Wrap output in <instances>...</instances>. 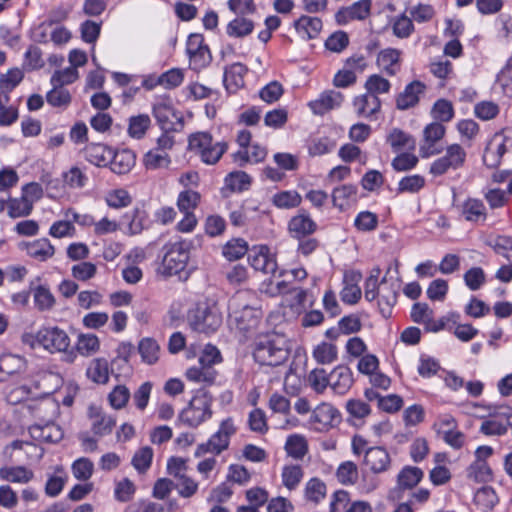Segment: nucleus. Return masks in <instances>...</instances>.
Wrapping results in <instances>:
<instances>
[{
  "instance_id": "nucleus-33",
  "label": "nucleus",
  "mask_w": 512,
  "mask_h": 512,
  "mask_svg": "<svg viewBox=\"0 0 512 512\" xmlns=\"http://www.w3.org/2000/svg\"><path fill=\"white\" fill-rule=\"evenodd\" d=\"M86 376L96 384H107L109 381V362L104 357L92 359L86 369Z\"/></svg>"
},
{
  "instance_id": "nucleus-13",
  "label": "nucleus",
  "mask_w": 512,
  "mask_h": 512,
  "mask_svg": "<svg viewBox=\"0 0 512 512\" xmlns=\"http://www.w3.org/2000/svg\"><path fill=\"white\" fill-rule=\"evenodd\" d=\"M354 112L359 118L376 120L381 111V100L378 96L365 92L358 95L352 102Z\"/></svg>"
},
{
  "instance_id": "nucleus-54",
  "label": "nucleus",
  "mask_w": 512,
  "mask_h": 512,
  "mask_svg": "<svg viewBox=\"0 0 512 512\" xmlns=\"http://www.w3.org/2000/svg\"><path fill=\"white\" fill-rule=\"evenodd\" d=\"M467 477L475 482H488L493 472L487 461H473L467 468Z\"/></svg>"
},
{
  "instance_id": "nucleus-61",
  "label": "nucleus",
  "mask_w": 512,
  "mask_h": 512,
  "mask_svg": "<svg viewBox=\"0 0 512 512\" xmlns=\"http://www.w3.org/2000/svg\"><path fill=\"white\" fill-rule=\"evenodd\" d=\"M326 496V485L319 478H311L305 486V497L314 503H319Z\"/></svg>"
},
{
  "instance_id": "nucleus-49",
  "label": "nucleus",
  "mask_w": 512,
  "mask_h": 512,
  "mask_svg": "<svg viewBox=\"0 0 512 512\" xmlns=\"http://www.w3.org/2000/svg\"><path fill=\"white\" fill-rule=\"evenodd\" d=\"M46 101L54 108L65 110L71 104L72 95L65 87L52 86L46 94Z\"/></svg>"
},
{
  "instance_id": "nucleus-18",
  "label": "nucleus",
  "mask_w": 512,
  "mask_h": 512,
  "mask_svg": "<svg viewBox=\"0 0 512 512\" xmlns=\"http://www.w3.org/2000/svg\"><path fill=\"white\" fill-rule=\"evenodd\" d=\"M361 279L362 275L358 271L350 270L344 273L343 288L340 292V298L343 303L354 305L360 300L362 292L359 282Z\"/></svg>"
},
{
  "instance_id": "nucleus-36",
  "label": "nucleus",
  "mask_w": 512,
  "mask_h": 512,
  "mask_svg": "<svg viewBox=\"0 0 512 512\" xmlns=\"http://www.w3.org/2000/svg\"><path fill=\"white\" fill-rule=\"evenodd\" d=\"M153 115L157 122L159 123L161 129L163 130H171L173 129V124L170 121V116H174V109L172 107L171 101L167 98L159 99L157 102L153 104L152 109Z\"/></svg>"
},
{
  "instance_id": "nucleus-4",
  "label": "nucleus",
  "mask_w": 512,
  "mask_h": 512,
  "mask_svg": "<svg viewBox=\"0 0 512 512\" xmlns=\"http://www.w3.org/2000/svg\"><path fill=\"white\" fill-rule=\"evenodd\" d=\"M212 398L202 389L198 390L178 415L177 422L190 428H197L212 417Z\"/></svg>"
},
{
  "instance_id": "nucleus-63",
  "label": "nucleus",
  "mask_w": 512,
  "mask_h": 512,
  "mask_svg": "<svg viewBox=\"0 0 512 512\" xmlns=\"http://www.w3.org/2000/svg\"><path fill=\"white\" fill-rule=\"evenodd\" d=\"M431 114L437 122H449L454 117L453 105L446 99H439L434 103Z\"/></svg>"
},
{
  "instance_id": "nucleus-46",
  "label": "nucleus",
  "mask_w": 512,
  "mask_h": 512,
  "mask_svg": "<svg viewBox=\"0 0 512 512\" xmlns=\"http://www.w3.org/2000/svg\"><path fill=\"white\" fill-rule=\"evenodd\" d=\"M284 448L287 455L295 460H302L308 452L307 441L304 436L299 434L290 435Z\"/></svg>"
},
{
  "instance_id": "nucleus-8",
  "label": "nucleus",
  "mask_w": 512,
  "mask_h": 512,
  "mask_svg": "<svg viewBox=\"0 0 512 512\" xmlns=\"http://www.w3.org/2000/svg\"><path fill=\"white\" fill-rule=\"evenodd\" d=\"M465 149L457 143L447 146L445 154L433 161L429 172L435 177L444 175L450 169L457 170L461 168L466 161Z\"/></svg>"
},
{
  "instance_id": "nucleus-20",
  "label": "nucleus",
  "mask_w": 512,
  "mask_h": 512,
  "mask_svg": "<svg viewBox=\"0 0 512 512\" xmlns=\"http://www.w3.org/2000/svg\"><path fill=\"white\" fill-rule=\"evenodd\" d=\"M30 436L42 443H58L64 436L61 427L54 422L35 423L29 427Z\"/></svg>"
},
{
  "instance_id": "nucleus-52",
  "label": "nucleus",
  "mask_w": 512,
  "mask_h": 512,
  "mask_svg": "<svg viewBox=\"0 0 512 512\" xmlns=\"http://www.w3.org/2000/svg\"><path fill=\"white\" fill-rule=\"evenodd\" d=\"M423 471L418 467L406 466L398 474V485L404 489H412L423 478Z\"/></svg>"
},
{
  "instance_id": "nucleus-26",
  "label": "nucleus",
  "mask_w": 512,
  "mask_h": 512,
  "mask_svg": "<svg viewBox=\"0 0 512 512\" xmlns=\"http://www.w3.org/2000/svg\"><path fill=\"white\" fill-rule=\"evenodd\" d=\"M250 265L264 274H275L277 271V262L275 256L269 253L267 247H261L258 251L252 252L248 257Z\"/></svg>"
},
{
  "instance_id": "nucleus-43",
  "label": "nucleus",
  "mask_w": 512,
  "mask_h": 512,
  "mask_svg": "<svg viewBox=\"0 0 512 512\" xmlns=\"http://www.w3.org/2000/svg\"><path fill=\"white\" fill-rule=\"evenodd\" d=\"M138 352L144 363L153 365L159 359L160 346L155 339L146 337L140 340Z\"/></svg>"
},
{
  "instance_id": "nucleus-53",
  "label": "nucleus",
  "mask_w": 512,
  "mask_h": 512,
  "mask_svg": "<svg viewBox=\"0 0 512 512\" xmlns=\"http://www.w3.org/2000/svg\"><path fill=\"white\" fill-rule=\"evenodd\" d=\"M306 381L314 392L323 394L329 387V374L323 368H315L308 373Z\"/></svg>"
},
{
  "instance_id": "nucleus-62",
  "label": "nucleus",
  "mask_w": 512,
  "mask_h": 512,
  "mask_svg": "<svg viewBox=\"0 0 512 512\" xmlns=\"http://www.w3.org/2000/svg\"><path fill=\"white\" fill-rule=\"evenodd\" d=\"M44 65L41 49L34 45L29 46L24 54L23 68L27 71H33L43 68Z\"/></svg>"
},
{
  "instance_id": "nucleus-23",
  "label": "nucleus",
  "mask_w": 512,
  "mask_h": 512,
  "mask_svg": "<svg viewBox=\"0 0 512 512\" xmlns=\"http://www.w3.org/2000/svg\"><path fill=\"white\" fill-rule=\"evenodd\" d=\"M88 416L92 421L91 429L98 436L110 434L116 425V419L112 415L104 413L94 405L89 406Z\"/></svg>"
},
{
  "instance_id": "nucleus-51",
  "label": "nucleus",
  "mask_w": 512,
  "mask_h": 512,
  "mask_svg": "<svg viewBox=\"0 0 512 512\" xmlns=\"http://www.w3.org/2000/svg\"><path fill=\"white\" fill-rule=\"evenodd\" d=\"M151 125V119L147 114L131 116L128 123V135L134 139H141Z\"/></svg>"
},
{
  "instance_id": "nucleus-59",
  "label": "nucleus",
  "mask_w": 512,
  "mask_h": 512,
  "mask_svg": "<svg viewBox=\"0 0 512 512\" xmlns=\"http://www.w3.org/2000/svg\"><path fill=\"white\" fill-rule=\"evenodd\" d=\"M225 184L233 192H242L249 188L251 177L244 171L231 172L226 176Z\"/></svg>"
},
{
  "instance_id": "nucleus-19",
  "label": "nucleus",
  "mask_w": 512,
  "mask_h": 512,
  "mask_svg": "<svg viewBox=\"0 0 512 512\" xmlns=\"http://www.w3.org/2000/svg\"><path fill=\"white\" fill-rule=\"evenodd\" d=\"M402 51L396 48H385L376 57L377 67L387 76H395L401 70Z\"/></svg>"
},
{
  "instance_id": "nucleus-38",
  "label": "nucleus",
  "mask_w": 512,
  "mask_h": 512,
  "mask_svg": "<svg viewBox=\"0 0 512 512\" xmlns=\"http://www.w3.org/2000/svg\"><path fill=\"white\" fill-rule=\"evenodd\" d=\"M185 376L191 382L211 385L215 382L217 371L213 367L199 364L187 369Z\"/></svg>"
},
{
  "instance_id": "nucleus-50",
  "label": "nucleus",
  "mask_w": 512,
  "mask_h": 512,
  "mask_svg": "<svg viewBox=\"0 0 512 512\" xmlns=\"http://www.w3.org/2000/svg\"><path fill=\"white\" fill-rule=\"evenodd\" d=\"M303 476L304 472L300 465L290 464L282 468V484L290 491L295 490L299 486Z\"/></svg>"
},
{
  "instance_id": "nucleus-28",
  "label": "nucleus",
  "mask_w": 512,
  "mask_h": 512,
  "mask_svg": "<svg viewBox=\"0 0 512 512\" xmlns=\"http://www.w3.org/2000/svg\"><path fill=\"white\" fill-rule=\"evenodd\" d=\"M247 71V67L239 62L225 68L223 83L228 92L235 93L244 86V76Z\"/></svg>"
},
{
  "instance_id": "nucleus-45",
  "label": "nucleus",
  "mask_w": 512,
  "mask_h": 512,
  "mask_svg": "<svg viewBox=\"0 0 512 512\" xmlns=\"http://www.w3.org/2000/svg\"><path fill=\"white\" fill-rule=\"evenodd\" d=\"M498 501L496 491L491 486L481 487L474 495V504L484 512L492 510Z\"/></svg>"
},
{
  "instance_id": "nucleus-27",
  "label": "nucleus",
  "mask_w": 512,
  "mask_h": 512,
  "mask_svg": "<svg viewBox=\"0 0 512 512\" xmlns=\"http://www.w3.org/2000/svg\"><path fill=\"white\" fill-rule=\"evenodd\" d=\"M426 86L421 81L415 80L406 85L404 91L396 98V107L406 110L419 102V96L425 92Z\"/></svg>"
},
{
  "instance_id": "nucleus-58",
  "label": "nucleus",
  "mask_w": 512,
  "mask_h": 512,
  "mask_svg": "<svg viewBox=\"0 0 512 512\" xmlns=\"http://www.w3.org/2000/svg\"><path fill=\"white\" fill-rule=\"evenodd\" d=\"M32 209L33 202L26 196L10 199L8 202V215L12 218L28 216Z\"/></svg>"
},
{
  "instance_id": "nucleus-2",
  "label": "nucleus",
  "mask_w": 512,
  "mask_h": 512,
  "mask_svg": "<svg viewBox=\"0 0 512 512\" xmlns=\"http://www.w3.org/2000/svg\"><path fill=\"white\" fill-rule=\"evenodd\" d=\"M186 319L193 331L206 335L215 333L222 324L218 307L207 300L193 304L187 311Z\"/></svg>"
},
{
  "instance_id": "nucleus-9",
  "label": "nucleus",
  "mask_w": 512,
  "mask_h": 512,
  "mask_svg": "<svg viewBox=\"0 0 512 512\" xmlns=\"http://www.w3.org/2000/svg\"><path fill=\"white\" fill-rule=\"evenodd\" d=\"M40 346L49 353H58L70 347L71 340L67 332L58 326L42 327L38 330Z\"/></svg>"
},
{
  "instance_id": "nucleus-24",
  "label": "nucleus",
  "mask_w": 512,
  "mask_h": 512,
  "mask_svg": "<svg viewBox=\"0 0 512 512\" xmlns=\"http://www.w3.org/2000/svg\"><path fill=\"white\" fill-rule=\"evenodd\" d=\"M342 93L335 90L324 91L320 96L309 102V107L316 115H324L326 112L340 107L343 102Z\"/></svg>"
},
{
  "instance_id": "nucleus-12",
  "label": "nucleus",
  "mask_w": 512,
  "mask_h": 512,
  "mask_svg": "<svg viewBox=\"0 0 512 512\" xmlns=\"http://www.w3.org/2000/svg\"><path fill=\"white\" fill-rule=\"evenodd\" d=\"M317 228V223L311 218L309 213L303 209L292 216L287 223L288 233L293 239L311 236L316 232Z\"/></svg>"
},
{
  "instance_id": "nucleus-14",
  "label": "nucleus",
  "mask_w": 512,
  "mask_h": 512,
  "mask_svg": "<svg viewBox=\"0 0 512 512\" xmlns=\"http://www.w3.org/2000/svg\"><path fill=\"white\" fill-rule=\"evenodd\" d=\"M445 132V126L437 121L428 124L424 128V143L420 147V154L422 158H428L441 152L440 149L435 147V144L444 137Z\"/></svg>"
},
{
  "instance_id": "nucleus-5",
  "label": "nucleus",
  "mask_w": 512,
  "mask_h": 512,
  "mask_svg": "<svg viewBox=\"0 0 512 512\" xmlns=\"http://www.w3.org/2000/svg\"><path fill=\"white\" fill-rule=\"evenodd\" d=\"M237 429L231 417L221 421L218 430L213 433L205 443L197 446L195 456L200 457L207 453L219 455L227 450L230 445V438L236 433Z\"/></svg>"
},
{
  "instance_id": "nucleus-16",
  "label": "nucleus",
  "mask_w": 512,
  "mask_h": 512,
  "mask_svg": "<svg viewBox=\"0 0 512 512\" xmlns=\"http://www.w3.org/2000/svg\"><path fill=\"white\" fill-rule=\"evenodd\" d=\"M371 5V0H359L348 7H343L335 14L336 22L345 25L353 20H365L370 15Z\"/></svg>"
},
{
  "instance_id": "nucleus-44",
  "label": "nucleus",
  "mask_w": 512,
  "mask_h": 512,
  "mask_svg": "<svg viewBox=\"0 0 512 512\" xmlns=\"http://www.w3.org/2000/svg\"><path fill=\"white\" fill-rule=\"evenodd\" d=\"M271 202L278 209H293L300 206L302 197L295 190H285L275 193Z\"/></svg>"
},
{
  "instance_id": "nucleus-6",
  "label": "nucleus",
  "mask_w": 512,
  "mask_h": 512,
  "mask_svg": "<svg viewBox=\"0 0 512 512\" xmlns=\"http://www.w3.org/2000/svg\"><path fill=\"white\" fill-rule=\"evenodd\" d=\"M164 249L165 254L162 259L163 274L172 276L182 272L189 260L190 243L185 240L176 241L166 244Z\"/></svg>"
},
{
  "instance_id": "nucleus-47",
  "label": "nucleus",
  "mask_w": 512,
  "mask_h": 512,
  "mask_svg": "<svg viewBox=\"0 0 512 512\" xmlns=\"http://www.w3.org/2000/svg\"><path fill=\"white\" fill-rule=\"evenodd\" d=\"M143 163L148 170L164 169L170 166L171 158L167 152L151 149L144 155Z\"/></svg>"
},
{
  "instance_id": "nucleus-25",
  "label": "nucleus",
  "mask_w": 512,
  "mask_h": 512,
  "mask_svg": "<svg viewBox=\"0 0 512 512\" xmlns=\"http://www.w3.org/2000/svg\"><path fill=\"white\" fill-rule=\"evenodd\" d=\"M136 156L132 150L121 149L112 151L111 161L108 164L110 170L117 175H125L135 166Z\"/></svg>"
},
{
  "instance_id": "nucleus-32",
  "label": "nucleus",
  "mask_w": 512,
  "mask_h": 512,
  "mask_svg": "<svg viewBox=\"0 0 512 512\" xmlns=\"http://www.w3.org/2000/svg\"><path fill=\"white\" fill-rule=\"evenodd\" d=\"M297 33L304 39L310 40L318 37L322 30V20L318 17L302 15L294 23Z\"/></svg>"
},
{
  "instance_id": "nucleus-41",
  "label": "nucleus",
  "mask_w": 512,
  "mask_h": 512,
  "mask_svg": "<svg viewBox=\"0 0 512 512\" xmlns=\"http://www.w3.org/2000/svg\"><path fill=\"white\" fill-rule=\"evenodd\" d=\"M387 143L391 146L394 152H399L404 149L413 150L415 148V140L408 133L394 128L387 136Z\"/></svg>"
},
{
  "instance_id": "nucleus-15",
  "label": "nucleus",
  "mask_w": 512,
  "mask_h": 512,
  "mask_svg": "<svg viewBox=\"0 0 512 512\" xmlns=\"http://www.w3.org/2000/svg\"><path fill=\"white\" fill-rule=\"evenodd\" d=\"M353 383V372L348 366L338 365L329 373V387L337 395L347 394Z\"/></svg>"
},
{
  "instance_id": "nucleus-64",
  "label": "nucleus",
  "mask_w": 512,
  "mask_h": 512,
  "mask_svg": "<svg viewBox=\"0 0 512 512\" xmlns=\"http://www.w3.org/2000/svg\"><path fill=\"white\" fill-rule=\"evenodd\" d=\"M393 34L400 38H408L414 32L412 19L406 14H401L394 18L392 23Z\"/></svg>"
},
{
  "instance_id": "nucleus-56",
  "label": "nucleus",
  "mask_w": 512,
  "mask_h": 512,
  "mask_svg": "<svg viewBox=\"0 0 512 512\" xmlns=\"http://www.w3.org/2000/svg\"><path fill=\"white\" fill-rule=\"evenodd\" d=\"M248 251V244L244 239L237 238L228 241L222 248L223 256L229 261L242 258Z\"/></svg>"
},
{
  "instance_id": "nucleus-60",
  "label": "nucleus",
  "mask_w": 512,
  "mask_h": 512,
  "mask_svg": "<svg viewBox=\"0 0 512 512\" xmlns=\"http://www.w3.org/2000/svg\"><path fill=\"white\" fill-rule=\"evenodd\" d=\"M366 92L378 96L386 94L391 89V83L388 79L379 74L370 75L365 82Z\"/></svg>"
},
{
  "instance_id": "nucleus-30",
  "label": "nucleus",
  "mask_w": 512,
  "mask_h": 512,
  "mask_svg": "<svg viewBox=\"0 0 512 512\" xmlns=\"http://www.w3.org/2000/svg\"><path fill=\"white\" fill-rule=\"evenodd\" d=\"M461 215L471 223L485 222L487 210L482 200L468 198L461 205Z\"/></svg>"
},
{
  "instance_id": "nucleus-37",
  "label": "nucleus",
  "mask_w": 512,
  "mask_h": 512,
  "mask_svg": "<svg viewBox=\"0 0 512 512\" xmlns=\"http://www.w3.org/2000/svg\"><path fill=\"white\" fill-rule=\"evenodd\" d=\"M0 477L8 482L25 484L33 479L34 473L24 466H7L0 469Z\"/></svg>"
},
{
  "instance_id": "nucleus-10",
  "label": "nucleus",
  "mask_w": 512,
  "mask_h": 512,
  "mask_svg": "<svg viewBox=\"0 0 512 512\" xmlns=\"http://www.w3.org/2000/svg\"><path fill=\"white\" fill-rule=\"evenodd\" d=\"M340 412L329 403L319 404L310 416V424L316 431H327L340 423Z\"/></svg>"
},
{
  "instance_id": "nucleus-21",
  "label": "nucleus",
  "mask_w": 512,
  "mask_h": 512,
  "mask_svg": "<svg viewBox=\"0 0 512 512\" xmlns=\"http://www.w3.org/2000/svg\"><path fill=\"white\" fill-rule=\"evenodd\" d=\"M364 462L373 473L380 474L390 468L391 457L384 447L375 446L365 450Z\"/></svg>"
},
{
  "instance_id": "nucleus-7",
  "label": "nucleus",
  "mask_w": 512,
  "mask_h": 512,
  "mask_svg": "<svg viewBox=\"0 0 512 512\" xmlns=\"http://www.w3.org/2000/svg\"><path fill=\"white\" fill-rule=\"evenodd\" d=\"M241 294L233 297L229 304L231 321L235 324L236 329L247 334L258 328L261 319V312L249 305H244L240 309Z\"/></svg>"
},
{
  "instance_id": "nucleus-57",
  "label": "nucleus",
  "mask_w": 512,
  "mask_h": 512,
  "mask_svg": "<svg viewBox=\"0 0 512 512\" xmlns=\"http://www.w3.org/2000/svg\"><path fill=\"white\" fill-rule=\"evenodd\" d=\"M337 347L332 343L322 342L313 350V357L317 363L331 364L337 359Z\"/></svg>"
},
{
  "instance_id": "nucleus-17",
  "label": "nucleus",
  "mask_w": 512,
  "mask_h": 512,
  "mask_svg": "<svg viewBox=\"0 0 512 512\" xmlns=\"http://www.w3.org/2000/svg\"><path fill=\"white\" fill-rule=\"evenodd\" d=\"M506 139L502 131L497 132L486 146L483 162L488 168H495L500 165L502 157L507 152Z\"/></svg>"
},
{
  "instance_id": "nucleus-1",
  "label": "nucleus",
  "mask_w": 512,
  "mask_h": 512,
  "mask_svg": "<svg viewBox=\"0 0 512 512\" xmlns=\"http://www.w3.org/2000/svg\"><path fill=\"white\" fill-rule=\"evenodd\" d=\"M290 355L289 340L279 333L259 336L253 348V357L260 365L276 367L284 364Z\"/></svg>"
},
{
  "instance_id": "nucleus-31",
  "label": "nucleus",
  "mask_w": 512,
  "mask_h": 512,
  "mask_svg": "<svg viewBox=\"0 0 512 512\" xmlns=\"http://www.w3.org/2000/svg\"><path fill=\"white\" fill-rule=\"evenodd\" d=\"M399 286L398 279L389 285L386 276L382 279L378 304L383 314L390 313L391 308L396 304Z\"/></svg>"
},
{
  "instance_id": "nucleus-39",
  "label": "nucleus",
  "mask_w": 512,
  "mask_h": 512,
  "mask_svg": "<svg viewBox=\"0 0 512 512\" xmlns=\"http://www.w3.org/2000/svg\"><path fill=\"white\" fill-rule=\"evenodd\" d=\"M254 30V22L244 16H237L226 26V34L232 38H244Z\"/></svg>"
},
{
  "instance_id": "nucleus-55",
  "label": "nucleus",
  "mask_w": 512,
  "mask_h": 512,
  "mask_svg": "<svg viewBox=\"0 0 512 512\" xmlns=\"http://www.w3.org/2000/svg\"><path fill=\"white\" fill-rule=\"evenodd\" d=\"M24 73L19 68H12L0 76V95H9L23 80Z\"/></svg>"
},
{
  "instance_id": "nucleus-11",
  "label": "nucleus",
  "mask_w": 512,
  "mask_h": 512,
  "mask_svg": "<svg viewBox=\"0 0 512 512\" xmlns=\"http://www.w3.org/2000/svg\"><path fill=\"white\" fill-rule=\"evenodd\" d=\"M186 52L195 70L204 68L211 61L210 50L204 44V39L200 34L189 35L186 43Z\"/></svg>"
},
{
  "instance_id": "nucleus-29",
  "label": "nucleus",
  "mask_w": 512,
  "mask_h": 512,
  "mask_svg": "<svg viewBox=\"0 0 512 512\" xmlns=\"http://www.w3.org/2000/svg\"><path fill=\"white\" fill-rule=\"evenodd\" d=\"M113 148L102 144V143H91L84 149L85 159L97 166V167H108L111 161Z\"/></svg>"
},
{
  "instance_id": "nucleus-40",
  "label": "nucleus",
  "mask_w": 512,
  "mask_h": 512,
  "mask_svg": "<svg viewBox=\"0 0 512 512\" xmlns=\"http://www.w3.org/2000/svg\"><path fill=\"white\" fill-rule=\"evenodd\" d=\"M34 305L40 312L51 311L56 299L50 289L46 285H38L33 289Z\"/></svg>"
},
{
  "instance_id": "nucleus-3",
  "label": "nucleus",
  "mask_w": 512,
  "mask_h": 512,
  "mask_svg": "<svg viewBox=\"0 0 512 512\" xmlns=\"http://www.w3.org/2000/svg\"><path fill=\"white\" fill-rule=\"evenodd\" d=\"M188 147L206 165H215L228 150V142L217 140L206 131L189 136Z\"/></svg>"
},
{
  "instance_id": "nucleus-34",
  "label": "nucleus",
  "mask_w": 512,
  "mask_h": 512,
  "mask_svg": "<svg viewBox=\"0 0 512 512\" xmlns=\"http://www.w3.org/2000/svg\"><path fill=\"white\" fill-rule=\"evenodd\" d=\"M101 342L93 333H79L75 342V349L83 357H92L100 351Z\"/></svg>"
},
{
  "instance_id": "nucleus-35",
  "label": "nucleus",
  "mask_w": 512,
  "mask_h": 512,
  "mask_svg": "<svg viewBox=\"0 0 512 512\" xmlns=\"http://www.w3.org/2000/svg\"><path fill=\"white\" fill-rule=\"evenodd\" d=\"M357 191V186L353 184H343L334 188L332 192L333 205L340 210L346 209L357 200Z\"/></svg>"
},
{
  "instance_id": "nucleus-42",
  "label": "nucleus",
  "mask_w": 512,
  "mask_h": 512,
  "mask_svg": "<svg viewBox=\"0 0 512 512\" xmlns=\"http://www.w3.org/2000/svg\"><path fill=\"white\" fill-rule=\"evenodd\" d=\"M1 356L6 381L9 377L26 371L27 361L24 357L15 354H3Z\"/></svg>"
},
{
  "instance_id": "nucleus-48",
  "label": "nucleus",
  "mask_w": 512,
  "mask_h": 512,
  "mask_svg": "<svg viewBox=\"0 0 512 512\" xmlns=\"http://www.w3.org/2000/svg\"><path fill=\"white\" fill-rule=\"evenodd\" d=\"M510 421L508 418L491 417L484 420L480 426V432L487 436H502L508 432Z\"/></svg>"
},
{
  "instance_id": "nucleus-22",
  "label": "nucleus",
  "mask_w": 512,
  "mask_h": 512,
  "mask_svg": "<svg viewBox=\"0 0 512 512\" xmlns=\"http://www.w3.org/2000/svg\"><path fill=\"white\" fill-rule=\"evenodd\" d=\"M20 247L29 257L40 262L47 261L55 254V247L47 238H39L33 241L22 242Z\"/></svg>"
}]
</instances>
